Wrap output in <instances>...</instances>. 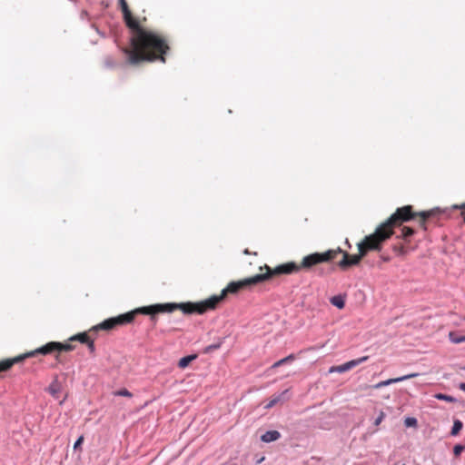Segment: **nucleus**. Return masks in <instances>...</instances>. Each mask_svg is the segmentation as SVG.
Here are the masks:
<instances>
[{"label": "nucleus", "mask_w": 465, "mask_h": 465, "mask_svg": "<svg viewBox=\"0 0 465 465\" xmlns=\"http://www.w3.org/2000/svg\"><path fill=\"white\" fill-rule=\"evenodd\" d=\"M415 215L416 214L412 212L411 205L398 208L384 223L377 228L374 233L366 236L364 241L358 243L359 254L351 256L348 252H343L340 247L337 249L328 250L324 252H313L303 257L302 263L299 265L300 270H310L319 263L331 262L339 253L343 254L342 260L338 263L339 267L341 269H346L352 265H358L368 251L381 250L382 242L391 236L393 226L401 224L403 222L410 221L413 219Z\"/></svg>", "instance_id": "1"}, {"label": "nucleus", "mask_w": 465, "mask_h": 465, "mask_svg": "<svg viewBox=\"0 0 465 465\" xmlns=\"http://www.w3.org/2000/svg\"><path fill=\"white\" fill-rule=\"evenodd\" d=\"M124 15V20L132 32L130 46L122 47L126 62L132 65H138L143 62H154L160 60L164 63L163 54L169 49L165 40L153 31L143 28L139 22L133 17L125 0H118Z\"/></svg>", "instance_id": "2"}, {"label": "nucleus", "mask_w": 465, "mask_h": 465, "mask_svg": "<svg viewBox=\"0 0 465 465\" xmlns=\"http://www.w3.org/2000/svg\"><path fill=\"white\" fill-rule=\"evenodd\" d=\"M266 272L256 274L254 276L245 278L238 282H231L226 288L222 291L220 295H213L200 302H183L182 305H178L181 311L185 314L198 313L203 314L209 310H213L217 305L224 300L228 293L236 294L240 290L249 288L252 285L258 284L264 282L274 275L280 274H291L292 272L300 271V266L294 262H286L276 266L272 269L268 265H265Z\"/></svg>", "instance_id": "3"}, {"label": "nucleus", "mask_w": 465, "mask_h": 465, "mask_svg": "<svg viewBox=\"0 0 465 465\" xmlns=\"http://www.w3.org/2000/svg\"><path fill=\"white\" fill-rule=\"evenodd\" d=\"M183 303H159L150 306H143L137 308L134 311H131L129 312L120 314L116 317L109 318L100 324L94 326L93 329L94 331L97 330H104V331H110L115 328L119 325H124L127 323H130L134 321L136 314H146L151 315V321L153 322V324L156 323L157 318L155 316L156 313L160 312H173L176 309L181 308L178 305H182Z\"/></svg>", "instance_id": "4"}, {"label": "nucleus", "mask_w": 465, "mask_h": 465, "mask_svg": "<svg viewBox=\"0 0 465 465\" xmlns=\"http://www.w3.org/2000/svg\"><path fill=\"white\" fill-rule=\"evenodd\" d=\"M73 350H74V346L72 344H70V343L62 344L60 342L51 341V342H48L45 345H44V346H42V347H40V348H38V349H36L35 351H32L30 352L25 353L23 355H19L17 357L13 358V359H7V360H5V361H0V372L6 371L15 363H19V362L23 361L25 359L35 356L37 354L46 355V354L51 353V352H53L54 351H73Z\"/></svg>", "instance_id": "5"}, {"label": "nucleus", "mask_w": 465, "mask_h": 465, "mask_svg": "<svg viewBox=\"0 0 465 465\" xmlns=\"http://www.w3.org/2000/svg\"><path fill=\"white\" fill-rule=\"evenodd\" d=\"M416 376H417L416 373H411V374L404 375V376L398 377V378L388 379L386 381H380L379 383L375 384L374 388L375 389H380V388H382V387H385V386H388V385H391V384H393V383H397V382H400V381H403L409 380V379L416 377Z\"/></svg>", "instance_id": "6"}, {"label": "nucleus", "mask_w": 465, "mask_h": 465, "mask_svg": "<svg viewBox=\"0 0 465 465\" xmlns=\"http://www.w3.org/2000/svg\"><path fill=\"white\" fill-rule=\"evenodd\" d=\"M289 393V390H285L278 395H273L269 402L265 405V409H271L278 402L284 401L287 400V394Z\"/></svg>", "instance_id": "7"}, {"label": "nucleus", "mask_w": 465, "mask_h": 465, "mask_svg": "<svg viewBox=\"0 0 465 465\" xmlns=\"http://www.w3.org/2000/svg\"><path fill=\"white\" fill-rule=\"evenodd\" d=\"M281 438V433L278 430H268L262 435L261 440L263 442L269 443L275 441Z\"/></svg>", "instance_id": "8"}, {"label": "nucleus", "mask_w": 465, "mask_h": 465, "mask_svg": "<svg viewBox=\"0 0 465 465\" xmlns=\"http://www.w3.org/2000/svg\"><path fill=\"white\" fill-rule=\"evenodd\" d=\"M197 358L196 354H191L187 355L185 357H183L178 361V367L181 369L186 368L193 360Z\"/></svg>", "instance_id": "9"}, {"label": "nucleus", "mask_w": 465, "mask_h": 465, "mask_svg": "<svg viewBox=\"0 0 465 465\" xmlns=\"http://www.w3.org/2000/svg\"><path fill=\"white\" fill-rule=\"evenodd\" d=\"M330 302L338 309H343L345 306V299L342 295H335L331 298Z\"/></svg>", "instance_id": "10"}, {"label": "nucleus", "mask_w": 465, "mask_h": 465, "mask_svg": "<svg viewBox=\"0 0 465 465\" xmlns=\"http://www.w3.org/2000/svg\"><path fill=\"white\" fill-rule=\"evenodd\" d=\"M368 358H369L368 356H363V357L345 362L348 371H351V369L355 368L356 366L360 365L361 363L366 361L368 360Z\"/></svg>", "instance_id": "11"}, {"label": "nucleus", "mask_w": 465, "mask_h": 465, "mask_svg": "<svg viewBox=\"0 0 465 465\" xmlns=\"http://www.w3.org/2000/svg\"><path fill=\"white\" fill-rule=\"evenodd\" d=\"M223 341H224V338H219L217 342L206 346L203 349V353L208 354V353L213 352L215 350H218L223 343Z\"/></svg>", "instance_id": "12"}, {"label": "nucleus", "mask_w": 465, "mask_h": 465, "mask_svg": "<svg viewBox=\"0 0 465 465\" xmlns=\"http://www.w3.org/2000/svg\"><path fill=\"white\" fill-rule=\"evenodd\" d=\"M449 338L450 341L455 344L465 342V335H460L455 331H450L449 333Z\"/></svg>", "instance_id": "13"}, {"label": "nucleus", "mask_w": 465, "mask_h": 465, "mask_svg": "<svg viewBox=\"0 0 465 465\" xmlns=\"http://www.w3.org/2000/svg\"><path fill=\"white\" fill-rule=\"evenodd\" d=\"M70 341H78L81 343H85L87 345L88 341H91L86 332L78 333L70 338Z\"/></svg>", "instance_id": "14"}, {"label": "nucleus", "mask_w": 465, "mask_h": 465, "mask_svg": "<svg viewBox=\"0 0 465 465\" xmlns=\"http://www.w3.org/2000/svg\"><path fill=\"white\" fill-rule=\"evenodd\" d=\"M295 359L294 355L293 354H290L289 356L283 358V359H281L279 361H277L276 362H274L272 366V368H277L279 366H282L283 364H287V363H291L293 361V360Z\"/></svg>", "instance_id": "15"}, {"label": "nucleus", "mask_w": 465, "mask_h": 465, "mask_svg": "<svg viewBox=\"0 0 465 465\" xmlns=\"http://www.w3.org/2000/svg\"><path fill=\"white\" fill-rule=\"evenodd\" d=\"M414 232H415V231L412 228L404 226L401 229V235H399L398 237L403 238L404 240H408L410 237H411L414 234Z\"/></svg>", "instance_id": "16"}, {"label": "nucleus", "mask_w": 465, "mask_h": 465, "mask_svg": "<svg viewBox=\"0 0 465 465\" xmlns=\"http://www.w3.org/2000/svg\"><path fill=\"white\" fill-rule=\"evenodd\" d=\"M47 391H48V392H49L52 396H54V397H57V394H58V393H59V391H60V385H59V383L57 382V381H53V382L49 385V387H48Z\"/></svg>", "instance_id": "17"}, {"label": "nucleus", "mask_w": 465, "mask_h": 465, "mask_svg": "<svg viewBox=\"0 0 465 465\" xmlns=\"http://www.w3.org/2000/svg\"><path fill=\"white\" fill-rule=\"evenodd\" d=\"M463 427V423L460 420H455L453 422V426L451 428L450 434L452 436H456L459 434V432L461 430Z\"/></svg>", "instance_id": "18"}, {"label": "nucleus", "mask_w": 465, "mask_h": 465, "mask_svg": "<svg viewBox=\"0 0 465 465\" xmlns=\"http://www.w3.org/2000/svg\"><path fill=\"white\" fill-rule=\"evenodd\" d=\"M434 397L440 401H449V402H456L457 401L456 398H454L450 395L443 394V393H437L434 395Z\"/></svg>", "instance_id": "19"}, {"label": "nucleus", "mask_w": 465, "mask_h": 465, "mask_svg": "<svg viewBox=\"0 0 465 465\" xmlns=\"http://www.w3.org/2000/svg\"><path fill=\"white\" fill-rule=\"evenodd\" d=\"M346 371H348V370L346 368V364L345 363L338 365V366H331L329 369V372L330 373H332V372L342 373V372H346Z\"/></svg>", "instance_id": "20"}, {"label": "nucleus", "mask_w": 465, "mask_h": 465, "mask_svg": "<svg viewBox=\"0 0 465 465\" xmlns=\"http://www.w3.org/2000/svg\"><path fill=\"white\" fill-rule=\"evenodd\" d=\"M114 396H122L131 398L133 394L127 389H121L114 392Z\"/></svg>", "instance_id": "21"}, {"label": "nucleus", "mask_w": 465, "mask_h": 465, "mask_svg": "<svg viewBox=\"0 0 465 465\" xmlns=\"http://www.w3.org/2000/svg\"><path fill=\"white\" fill-rule=\"evenodd\" d=\"M393 250L398 255L402 256L407 253V250L403 245H394Z\"/></svg>", "instance_id": "22"}, {"label": "nucleus", "mask_w": 465, "mask_h": 465, "mask_svg": "<svg viewBox=\"0 0 465 465\" xmlns=\"http://www.w3.org/2000/svg\"><path fill=\"white\" fill-rule=\"evenodd\" d=\"M465 450V445L457 444L453 448V453L455 456H460V453Z\"/></svg>", "instance_id": "23"}, {"label": "nucleus", "mask_w": 465, "mask_h": 465, "mask_svg": "<svg viewBox=\"0 0 465 465\" xmlns=\"http://www.w3.org/2000/svg\"><path fill=\"white\" fill-rule=\"evenodd\" d=\"M116 64V63L114 62V60L113 59V57L111 56H107L105 59H104V65L108 68H113L114 67Z\"/></svg>", "instance_id": "24"}, {"label": "nucleus", "mask_w": 465, "mask_h": 465, "mask_svg": "<svg viewBox=\"0 0 465 465\" xmlns=\"http://www.w3.org/2000/svg\"><path fill=\"white\" fill-rule=\"evenodd\" d=\"M384 418H385V413L383 411H380V413H379L378 417L375 419L373 424L375 426H379L382 422Z\"/></svg>", "instance_id": "25"}, {"label": "nucleus", "mask_w": 465, "mask_h": 465, "mask_svg": "<svg viewBox=\"0 0 465 465\" xmlns=\"http://www.w3.org/2000/svg\"><path fill=\"white\" fill-rule=\"evenodd\" d=\"M405 425L408 427H412L417 425V420L415 418H407L405 420Z\"/></svg>", "instance_id": "26"}, {"label": "nucleus", "mask_w": 465, "mask_h": 465, "mask_svg": "<svg viewBox=\"0 0 465 465\" xmlns=\"http://www.w3.org/2000/svg\"><path fill=\"white\" fill-rule=\"evenodd\" d=\"M430 215V213L429 212H422L420 213V225L423 226L425 223L426 219Z\"/></svg>", "instance_id": "27"}, {"label": "nucleus", "mask_w": 465, "mask_h": 465, "mask_svg": "<svg viewBox=\"0 0 465 465\" xmlns=\"http://www.w3.org/2000/svg\"><path fill=\"white\" fill-rule=\"evenodd\" d=\"M84 442V436H80L74 444V449L77 450Z\"/></svg>", "instance_id": "28"}, {"label": "nucleus", "mask_w": 465, "mask_h": 465, "mask_svg": "<svg viewBox=\"0 0 465 465\" xmlns=\"http://www.w3.org/2000/svg\"><path fill=\"white\" fill-rule=\"evenodd\" d=\"M87 347L90 351L91 353H94V350H95V347H94V341L91 340L90 341H88L87 343Z\"/></svg>", "instance_id": "29"}, {"label": "nucleus", "mask_w": 465, "mask_h": 465, "mask_svg": "<svg viewBox=\"0 0 465 465\" xmlns=\"http://www.w3.org/2000/svg\"><path fill=\"white\" fill-rule=\"evenodd\" d=\"M455 209H461V210H465V203L461 204V205H454L453 206Z\"/></svg>", "instance_id": "30"}, {"label": "nucleus", "mask_w": 465, "mask_h": 465, "mask_svg": "<svg viewBox=\"0 0 465 465\" xmlns=\"http://www.w3.org/2000/svg\"><path fill=\"white\" fill-rule=\"evenodd\" d=\"M460 389L463 391H465V382H462L460 384Z\"/></svg>", "instance_id": "31"}, {"label": "nucleus", "mask_w": 465, "mask_h": 465, "mask_svg": "<svg viewBox=\"0 0 465 465\" xmlns=\"http://www.w3.org/2000/svg\"><path fill=\"white\" fill-rule=\"evenodd\" d=\"M464 222H465V216H464Z\"/></svg>", "instance_id": "32"}]
</instances>
